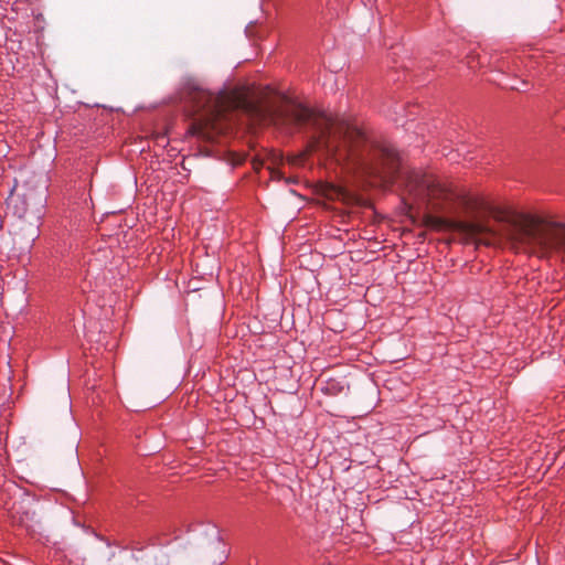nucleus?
I'll return each instance as SVG.
<instances>
[{"instance_id": "obj_2", "label": "nucleus", "mask_w": 565, "mask_h": 565, "mask_svg": "<svg viewBox=\"0 0 565 565\" xmlns=\"http://www.w3.org/2000/svg\"><path fill=\"white\" fill-rule=\"evenodd\" d=\"M486 209L501 224L500 228L490 226L488 220L479 217L463 221L426 215L425 223L435 230L457 232L487 246L505 243L513 249L541 255L565 252V223L526 213H510L493 206Z\"/></svg>"}, {"instance_id": "obj_1", "label": "nucleus", "mask_w": 565, "mask_h": 565, "mask_svg": "<svg viewBox=\"0 0 565 565\" xmlns=\"http://www.w3.org/2000/svg\"><path fill=\"white\" fill-rule=\"evenodd\" d=\"M182 89L194 117L191 125L193 135L212 140L225 129L223 120L231 108H241L255 121L286 132L306 126L307 147L302 156L321 151L385 183L401 178L405 190L413 196V169L402 168L395 149L372 143L361 129L343 118L316 114L282 96L252 102L227 93L214 94L195 77L184 78Z\"/></svg>"}, {"instance_id": "obj_3", "label": "nucleus", "mask_w": 565, "mask_h": 565, "mask_svg": "<svg viewBox=\"0 0 565 565\" xmlns=\"http://www.w3.org/2000/svg\"><path fill=\"white\" fill-rule=\"evenodd\" d=\"M333 190H334V195H335L337 198H339V199H340V198H341V199H344V198L347 196V193H345V191H344V190H342V189H340V188H334Z\"/></svg>"}]
</instances>
